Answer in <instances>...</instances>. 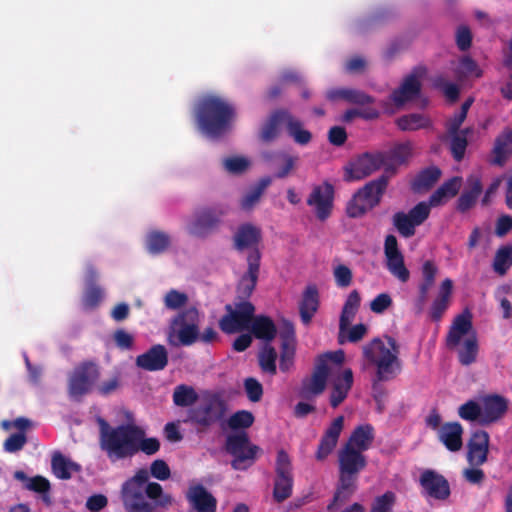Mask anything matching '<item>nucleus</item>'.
Returning <instances> with one entry per match:
<instances>
[{
  "label": "nucleus",
  "instance_id": "1",
  "mask_svg": "<svg viewBox=\"0 0 512 512\" xmlns=\"http://www.w3.org/2000/svg\"><path fill=\"white\" fill-rule=\"evenodd\" d=\"M148 480L149 473L142 468L123 483L121 498L127 512H155L157 507L172 504V496L163 493L159 483Z\"/></svg>",
  "mask_w": 512,
  "mask_h": 512
},
{
  "label": "nucleus",
  "instance_id": "2",
  "mask_svg": "<svg viewBox=\"0 0 512 512\" xmlns=\"http://www.w3.org/2000/svg\"><path fill=\"white\" fill-rule=\"evenodd\" d=\"M261 240V229L251 223L239 225L233 235V247L236 251L249 250L247 271L243 274L237 286V293L242 298H249L252 295L258 281L261 261V252L258 246Z\"/></svg>",
  "mask_w": 512,
  "mask_h": 512
},
{
  "label": "nucleus",
  "instance_id": "3",
  "mask_svg": "<svg viewBox=\"0 0 512 512\" xmlns=\"http://www.w3.org/2000/svg\"><path fill=\"white\" fill-rule=\"evenodd\" d=\"M194 114L198 129L209 137L217 138L230 128L235 108L225 99L209 94L198 100Z\"/></svg>",
  "mask_w": 512,
  "mask_h": 512
},
{
  "label": "nucleus",
  "instance_id": "4",
  "mask_svg": "<svg viewBox=\"0 0 512 512\" xmlns=\"http://www.w3.org/2000/svg\"><path fill=\"white\" fill-rule=\"evenodd\" d=\"M99 445L107 458L112 461L135 456L136 440L140 427L135 424L111 426L105 419L98 418Z\"/></svg>",
  "mask_w": 512,
  "mask_h": 512
},
{
  "label": "nucleus",
  "instance_id": "5",
  "mask_svg": "<svg viewBox=\"0 0 512 512\" xmlns=\"http://www.w3.org/2000/svg\"><path fill=\"white\" fill-rule=\"evenodd\" d=\"M472 331V315L466 310L453 319L445 338L449 350L457 349L458 361L462 366H470L477 360L479 344Z\"/></svg>",
  "mask_w": 512,
  "mask_h": 512
},
{
  "label": "nucleus",
  "instance_id": "6",
  "mask_svg": "<svg viewBox=\"0 0 512 512\" xmlns=\"http://www.w3.org/2000/svg\"><path fill=\"white\" fill-rule=\"evenodd\" d=\"M389 347L380 338H374L363 347L364 358L377 368L376 380L389 381L395 378L402 370L398 358L399 346L393 337H386Z\"/></svg>",
  "mask_w": 512,
  "mask_h": 512
},
{
  "label": "nucleus",
  "instance_id": "7",
  "mask_svg": "<svg viewBox=\"0 0 512 512\" xmlns=\"http://www.w3.org/2000/svg\"><path fill=\"white\" fill-rule=\"evenodd\" d=\"M388 184V174H382L359 188L347 203V215L351 218H360L368 211L377 207L386 192Z\"/></svg>",
  "mask_w": 512,
  "mask_h": 512
},
{
  "label": "nucleus",
  "instance_id": "8",
  "mask_svg": "<svg viewBox=\"0 0 512 512\" xmlns=\"http://www.w3.org/2000/svg\"><path fill=\"white\" fill-rule=\"evenodd\" d=\"M225 450L233 457L231 467L239 471L253 466L262 451L258 445L251 443L246 431L227 435Z\"/></svg>",
  "mask_w": 512,
  "mask_h": 512
},
{
  "label": "nucleus",
  "instance_id": "9",
  "mask_svg": "<svg viewBox=\"0 0 512 512\" xmlns=\"http://www.w3.org/2000/svg\"><path fill=\"white\" fill-rule=\"evenodd\" d=\"M227 411V402L218 393H213L203 403L191 408L188 411V418L192 424L206 430L221 422Z\"/></svg>",
  "mask_w": 512,
  "mask_h": 512
},
{
  "label": "nucleus",
  "instance_id": "10",
  "mask_svg": "<svg viewBox=\"0 0 512 512\" xmlns=\"http://www.w3.org/2000/svg\"><path fill=\"white\" fill-rule=\"evenodd\" d=\"M242 301L235 303V307L231 304L225 306L226 314H224L219 322V328L225 334H234L249 328L253 315L255 314V306L248 301V298H242Z\"/></svg>",
  "mask_w": 512,
  "mask_h": 512
},
{
  "label": "nucleus",
  "instance_id": "11",
  "mask_svg": "<svg viewBox=\"0 0 512 512\" xmlns=\"http://www.w3.org/2000/svg\"><path fill=\"white\" fill-rule=\"evenodd\" d=\"M227 211V207L220 204L196 209L187 225L188 233L198 238H206L220 226Z\"/></svg>",
  "mask_w": 512,
  "mask_h": 512
},
{
  "label": "nucleus",
  "instance_id": "12",
  "mask_svg": "<svg viewBox=\"0 0 512 512\" xmlns=\"http://www.w3.org/2000/svg\"><path fill=\"white\" fill-rule=\"evenodd\" d=\"M294 485L293 466L288 453L284 449L277 452L275 461V479L273 498L282 503L292 495Z\"/></svg>",
  "mask_w": 512,
  "mask_h": 512
},
{
  "label": "nucleus",
  "instance_id": "13",
  "mask_svg": "<svg viewBox=\"0 0 512 512\" xmlns=\"http://www.w3.org/2000/svg\"><path fill=\"white\" fill-rule=\"evenodd\" d=\"M430 212V205L421 201L411 208L408 213L396 212L392 217V223L402 237L410 238L415 235L416 227L422 225L428 219Z\"/></svg>",
  "mask_w": 512,
  "mask_h": 512
},
{
  "label": "nucleus",
  "instance_id": "14",
  "mask_svg": "<svg viewBox=\"0 0 512 512\" xmlns=\"http://www.w3.org/2000/svg\"><path fill=\"white\" fill-rule=\"evenodd\" d=\"M177 338L182 346H191L198 341L200 315L196 307L182 310L172 321Z\"/></svg>",
  "mask_w": 512,
  "mask_h": 512
},
{
  "label": "nucleus",
  "instance_id": "15",
  "mask_svg": "<svg viewBox=\"0 0 512 512\" xmlns=\"http://www.w3.org/2000/svg\"><path fill=\"white\" fill-rule=\"evenodd\" d=\"M387 164V155L383 152H365L349 162L345 179L361 180Z\"/></svg>",
  "mask_w": 512,
  "mask_h": 512
},
{
  "label": "nucleus",
  "instance_id": "16",
  "mask_svg": "<svg viewBox=\"0 0 512 512\" xmlns=\"http://www.w3.org/2000/svg\"><path fill=\"white\" fill-rule=\"evenodd\" d=\"M367 466V457L357 449L342 446L338 451L339 478L357 483L358 475Z\"/></svg>",
  "mask_w": 512,
  "mask_h": 512
},
{
  "label": "nucleus",
  "instance_id": "17",
  "mask_svg": "<svg viewBox=\"0 0 512 512\" xmlns=\"http://www.w3.org/2000/svg\"><path fill=\"white\" fill-rule=\"evenodd\" d=\"M427 69L425 66H416L406 75L401 85L395 89L390 99L397 107L403 106L405 103L419 97L421 93V79L425 76Z\"/></svg>",
  "mask_w": 512,
  "mask_h": 512
},
{
  "label": "nucleus",
  "instance_id": "18",
  "mask_svg": "<svg viewBox=\"0 0 512 512\" xmlns=\"http://www.w3.org/2000/svg\"><path fill=\"white\" fill-rule=\"evenodd\" d=\"M99 367L93 362H85L76 367L69 378L68 390L73 398L87 394L99 379Z\"/></svg>",
  "mask_w": 512,
  "mask_h": 512
},
{
  "label": "nucleus",
  "instance_id": "19",
  "mask_svg": "<svg viewBox=\"0 0 512 512\" xmlns=\"http://www.w3.org/2000/svg\"><path fill=\"white\" fill-rule=\"evenodd\" d=\"M421 495L426 499L445 501L450 497L451 489L448 480L433 469H425L419 477Z\"/></svg>",
  "mask_w": 512,
  "mask_h": 512
},
{
  "label": "nucleus",
  "instance_id": "20",
  "mask_svg": "<svg viewBox=\"0 0 512 512\" xmlns=\"http://www.w3.org/2000/svg\"><path fill=\"white\" fill-rule=\"evenodd\" d=\"M334 193V186L328 181L313 186L307 198V205L314 207L318 220L325 221L330 217L333 209Z\"/></svg>",
  "mask_w": 512,
  "mask_h": 512
},
{
  "label": "nucleus",
  "instance_id": "21",
  "mask_svg": "<svg viewBox=\"0 0 512 512\" xmlns=\"http://www.w3.org/2000/svg\"><path fill=\"white\" fill-rule=\"evenodd\" d=\"M384 254L389 272L402 283H406L410 278V272L405 266L404 257L398 248L396 236L389 234L385 237Z\"/></svg>",
  "mask_w": 512,
  "mask_h": 512
},
{
  "label": "nucleus",
  "instance_id": "22",
  "mask_svg": "<svg viewBox=\"0 0 512 512\" xmlns=\"http://www.w3.org/2000/svg\"><path fill=\"white\" fill-rule=\"evenodd\" d=\"M324 360L317 361L311 377L303 380L299 391L300 397L310 400L324 392L329 375V367Z\"/></svg>",
  "mask_w": 512,
  "mask_h": 512
},
{
  "label": "nucleus",
  "instance_id": "23",
  "mask_svg": "<svg viewBox=\"0 0 512 512\" xmlns=\"http://www.w3.org/2000/svg\"><path fill=\"white\" fill-rule=\"evenodd\" d=\"M490 436L485 430L474 431L467 443V461L472 467L483 465L488 458Z\"/></svg>",
  "mask_w": 512,
  "mask_h": 512
},
{
  "label": "nucleus",
  "instance_id": "24",
  "mask_svg": "<svg viewBox=\"0 0 512 512\" xmlns=\"http://www.w3.org/2000/svg\"><path fill=\"white\" fill-rule=\"evenodd\" d=\"M168 362V351L162 344L152 345L146 352L138 355L135 359V364L138 368L149 372L164 370Z\"/></svg>",
  "mask_w": 512,
  "mask_h": 512
},
{
  "label": "nucleus",
  "instance_id": "25",
  "mask_svg": "<svg viewBox=\"0 0 512 512\" xmlns=\"http://www.w3.org/2000/svg\"><path fill=\"white\" fill-rule=\"evenodd\" d=\"M262 159L270 163L274 169V177L284 179L296 168L298 156L291 155L282 150H271L262 153Z\"/></svg>",
  "mask_w": 512,
  "mask_h": 512
},
{
  "label": "nucleus",
  "instance_id": "26",
  "mask_svg": "<svg viewBox=\"0 0 512 512\" xmlns=\"http://www.w3.org/2000/svg\"><path fill=\"white\" fill-rule=\"evenodd\" d=\"M481 425H491L504 417L508 410V401L498 394L486 395L481 402Z\"/></svg>",
  "mask_w": 512,
  "mask_h": 512
},
{
  "label": "nucleus",
  "instance_id": "27",
  "mask_svg": "<svg viewBox=\"0 0 512 512\" xmlns=\"http://www.w3.org/2000/svg\"><path fill=\"white\" fill-rule=\"evenodd\" d=\"M343 427L344 416L340 415L325 430L315 453V458L318 461H324L336 448Z\"/></svg>",
  "mask_w": 512,
  "mask_h": 512
},
{
  "label": "nucleus",
  "instance_id": "28",
  "mask_svg": "<svg viewBox=\"0 0 512 512\" xmlns=\"http://www.w3.org/2000/svg\"><path fill=\"white\" fill-rule=\"evenodd\" d=\"M453 293V281L445 278L439 285L436 297L433 299L429 308V317L432 321L438 322L442 319L448 310Z\"/></svg>",
  "mask_w": 512,
  "mask_h": 512
},
{
  "label": "nucleus",
  "instance_id": "29",
  "mask_svg": "<svg viewBox=\"0 0 512 512\" xmlns=\"http://www.w3.org/2000/svg\"><path fill=\"white\" fill-rule=\"evenodd\" d=\"M186 498L197 512L216 511V498L202 484L190 486L186 493Z\"/></svg>",
  "mask_w": 512,
  "mask_h": 512
},
{
  "label": "nucleus",
  "instance_id": "30",
  "mask_svg": "<svg viewBox=\"0 0 512 512\" xmlns=\"http://www.w3.org/2000/svg\"><path fill=\"white\" fill-rule=\"evenodd\" d=\"M319 292L316 285H308L302 293L299 302V314L301 322L309 325L319 309Z\"/></svg>",
  "mask_w": 512,
  "mask_h": 512
},
{
  "label": "nucleus",
  "instance_id": "31",
  "mask_svg": "<svg viewBox=\"0 0 512 512\" xmlns=\"http://www.w3.org/2000/svg\"><path fill=\"white\" fill-rule=\"evenodd\" d=\"M353 385V372L350 368L336 376L332 383L330 405L337 408L346 398Z\"/></svg>",
  "mask_w": 512,
  "mask_h": 512
},
{
  "label": "nucleus",
  "instance_id": "32",
  "mask_svg": "<svg viewBox=\"0 0 512 512\" xmlns=\"http://www.w3.org/2000/svg\"><path fill=\"white\" fill-rule=\"evenodd\" d=\"M512 155V129L505 128L495 139L490 163L503 166Z\"/></svg>",
  "mask_w": 512,
  "mask_h": 512
},
{
  "label": "nucleus",
  "instance_id": "33",
  "mask_svg": "<svg viewBox=\"0 0 512 512\" xmlns=\"http://www.w3.org/2000/svg\"><path fill=\"white\" fill-rule=\"evenodd\" d=\"M361 303V297L357 290L349 293L339 319V336L338 341L340 344L344 343L343 332H345L353 321Z\"/></svg>",
  "mask_w": 512,
  "mask_h": 512
},
{
  "label": "nucleus",
  "instance_id": "34",
  "mask_svg": "<svg viewBox=\"0 0 512 512\" xmlns=\"http://www.w3.org/2000/svg\"><path fill=\"white\" fill-rule=\"evenodd\" d=\"M284 126L287 135L301 146L309 144L312 140V133L304 128L303 122L295 117L288 109H285Z\"/></svg>",
  "mask_w": 512,
  "mask_h": 512
},
{
  "label": "nucleus",
  "instance_id": "35",
  "mask_svg": "<svg viewBox=\"0 0 512 512\" xmlns=\"http://www.w3.org/2000/svg\"><path fill=\"white\" fill-rule=\"evenodd\" d=\"M375 435L374 428L370 424H363L355 427L350 434L348 440L344 443V446L352 449H357L361 453H364L373 444Z\"/></svg>",
  "mask_w": 512,
  "mask_h": 512
},
{
  "label": "nucleus",
  "instance_id": "36",
  "mask_svg": "<svg viewBox=\"0 0 512 512\" xmlns=\"http://www.w3.org/2000/svg\"><path fill=\"white\" fill-rule=\"evenodd\" d=\"M463 427L459 422H447L438 432L439 440L451 452L459 451L462 447Z\"/></svg>",
  "mask_w": 512,
  "mask_h": 512
},
{
  "label": "nucleus",
  "instance_id": "37",
  "mask_svg": "<svg viewBox=\"0 0 512 512\" xmlns=\"http://www.w3.org/2000/svg\"><path fill=\"white\" fill-rule=\"evenodd\" d=\"M467 185V188L462 192L457 201V210L461 213L467 212L475 205L483 189L478 176H470L467 179Z\"/></svg>",
  "mask_w": 512,
  "mask_h": 512
},
{
  "label": "nucleus",
  "instance_id": "38",
  "mask_svg": "<svg viewBox=\"0 0 512 512\" xmlns=\"http://www.w3.org/2000/svg\"><path fill=\"white\" fill-rule=\"evenodd\" d=\"M249 328L255 338L266 342H271L277 335L275 323L266 315H253Z\"/></svg>",
  "mask_w": 512,
  "mask_h": 512
},
{
  "label": "nucleus",
  "instance_id": "39",
  "mask_svg": "<svg viewBox=\"0 0 512 512\" xmlns=\"http://www.w3.org/2000/svg\"><path fill=\"white\" fill-rule=\"evenodd\" d=\"M285 108H279L271 112L267 121L263 124L259 138L262 142L274 141L279 135V126L284 125Z\"/></svg>",
  "mask_w": 512,
  "mask_h": 512
},
{
  "label": "nucleus",
  "instance_id": "40",
  "mask_svg": "<svg viewBox=\"0 0 512 512\" xmlns=\"http://www.w3.org/2000/svg\"><path fill=\"white\" fill-rule=\"evenodd\" d=\"M51 468L58 479L67 480L72 477V472H79L81 466L67 459L61 452H54L51 460Z\"/></svg>",
  "mask_w": 512,
  "mask_h": 512
},
{
  "label": "nucleus",
  "instance_id": "41",
  "mask_svg": "<svg viewBox=\"0 0 512 512\" xmlns=\"http://www.w3.org/2000/svg\"><path fill=\"white\" fill-rule=\"evenodd\" d=\"M441 170L436 166H430L421 170L412 180L411 189L414 192H423L431 189L439 180Z\"/></svg>",
  "mask_w": 512,
  "mask_h": 512
},
{
  "label": "nucleus",
  "instance_id": "42",
  "mask_svg": "<svg viewBox=\"0 0 512 512\" xmlns=\"http://www.w3.org/2000/svg\"><path fill=\"white\" fill-rule=\"evenodd\" d=\"M461 183L462 180L460 177H453L445 181L431 194L429 202H427L430 208L439 205L444 198L456 196L461 188Z\"/></svg>",
  "mask_w": 512,
  "mask_h": 512
},
{
  "label": "nucleus",
  "instance_id": "43",
  "mask_svg": "<svg viewBox=\"0 0 512 512\" xmlns=\"http://www.w3.org/2000/svg\"><path fill=\"white\" fill-rule=\"evenodd\" d=\"M272 178L262 177L255 185L251 186L242 197L240 206L243 210H251L260 200L264 191L270 186Z\"/></svg>",
  "mask_w": 512,
  "mask_h": 512
},
{
  "label": "nucleus",
  "instance_id": "44",
  "mask_svg": "<svg viewBox=\"0 0 512 512\" xmlns=\"http://www.w3.org/2000/svg\"><path fill=\"white\" fill-rule=\"evenodd\" d=\"M357 483L345 482L338 477L336 491L334 493L331 503L327 506L328 511H334L338 506L345 503L356 491Z\"/></svg>",
  "mask_w": 512,
  "mask_h": 512
},
{
  "label": "nucleus",
  "instance_id": "45",
  "mask_svg": "<svg viewBox=\"0 0 512 512\" xmlns=\"http://www.w3.org/2000/svg\"><path fill=\"white\" fill-rule=\"evenodd\" d=\"M396 123L402 131H415L431 126L430 119L420 113L403 115L397 119Z\"/></svg>",
  "mask_w": 512,
  "mask_h": 512
},
{
  "label": "nucleus",
  "instance_id": "46",
  "mask_svg": "<svg viewBox=\"0 0 512 512\" xmlns=\"http://www.w3.org/2000/svg\"><path fill=\"white\" fill-rule=\"evenodd\" d=\"M387 155V164L385 165V173H395L396 168L392 163L401 165L405 163L410 156V146L408 144H399L389 152H384Z\"/></svg>",
  "mask_w": 512,
  "mask_h": 512
},
{
  "label": "nucleus",
  "instance_id": "47",
  "mask_svg": "<svg viewBox=\"0 0 512 512\" xmlns=\"http://www.w3.org/2000/svg\"><path fill=\"white\" fill-rule=\"evenodd\" d=\"M198 398L195 389L185 384L176 386L173 392V402L179 407H190L197 402Z\"/></svg>",
  "mask_w": 512,
  "mask_h": 512
},
{
  "label": "nucleus",
  "instance_id": "48",
  "mask_svg": "<svg viewBox=\"0 0 512 512\" xmlns=\"http://www.w3.org/2000/svg\"><path fill=\"white\" fill-rule=\"evenodd\" d=\"M170 245V237L167 233L162 231H151L146 236L147 250L151 254H161Z\"/></svg>",
  "mask_w": 512,
  "mask_h": 512
},
{
  "label": "nucleus",
  "instance_id": "49",
  "mask_svg": "<svg viewBox=\"0 0 512 512\" xmlns=\"http://www.w3.org/2000/svg\"><path fill=\"white\" fill-rule=\"evenodd\" d=\"M254 420L255 418L252 412L248 410H239L228 418L227 425L231 430L235 431L234 433H236L251 427Z\"/></svg>",
  "mask_w": 512,
  "mask_h": 512
},
{
  "label": "nucleus",
  "instance_id": "50",
  "mask_svg": "<svg viewBox=\"0 0 512 512\" xmlns=\"http://www.w3.org/2000/svg\"><path fill=\"white\" fill-rule=\"evenodd\" d=\"M451 136L450 150L453 158L460 162L465 155V151L468 145L467 134L468 129L458 130L455 133H448Z\"/></svg>",
  "mask_w": 512,
  "mask_h": 512
},
{
  "label": "nucleus",
  "instance_id": "51",
  "mask_svg": "<svg viewBox=\"0 0 512 512\" xmlns=\"http://www.w3.org/2000/svg\"><path fill=\"white\" fill-rule=\"evenodd\" d=\"M512 266V245L500 247L494 257L493 269L499 275L507 273Z\"/></svg>",
  "mask_w": 512,
  "mask_h": 512
},
{
  "label": "nucleus",
  "instance_id": "52",
  "mask_svg": "<svg viewBox=\"0 0 512 512\" xmlns=\"http://www.w3.org/2000/svg\"><path fill=\"white\" fill-rule=\"evenodd\" d=\"M104 298V291L99 285L85 287L82 296V305L85 309L97 308Z\"/></svg>",
  "mask_w": 512,
  "mask_h": 512
},
{
  "label": "nucleus",
  "instance_id": "53",
  "mask_svg": "<svg viewBox=\"0 0 512 512\" xmlns=\"http://www.w3.org/2000/svg\"><path fill=\"white\" fill-rule=\"evenodd\" d=\"M277 352L274 347L267 345L259 354V365L264 372L275 375Z\"/></svg>",
  "mask_w": 512,
  "mask_h": 512
},
{
  "label": "nucleus",
  "instance_id": "54",
  "mask_svg": "<svg viewBox=\"0 0 512 512\" xmlns=\"http://www.w3.org/2000/svg\"><path fill=\"white\" fill-rule=\"evenodd\" d=\"M458 415L466 421H477L481 425V404L474 400H468L458 408Z\"/></svg>",
  "mask_w": 512,
  "mask_h": 512
},
{
  "label": "nucleus",
  "instance_id": "55",
  "mask_svg": "<svg viewBox=\"0 0 512 512\" xmlns=\"http://www.w3.org/2000/svg\"><path fill=\"white\" fill-rule=\"evenodd\" d=\"M432 86L441 90L448 100L455 102L459 97V88L456 84L450 83L443 75H436L432 78Z\"/></svg>",
  "mask_w": 512,
  "mask_h": 512
},
{
  "label": "nucleus",
  "instance_id": "56",
  "mask_svg": "<svg viewBox=\"0 0 512 512\" xmlns=\"http://www.w3.org/2000/svg\"><path fill=\"white\" fill-rule=\"evenodd\" d=\"M145 432L142 428H140V433L136 440V449L135 455L142 451L146 455H154L157 453L160 449V442L157 438L151 437V438H144Z\"/></svg>",
  "mask_w": 512,
  "mask_h": 512
},
{
  "label": "nucleus",
  "instance_id": "57",
  "mask_svg": "<svg viewBox=\"0 0 512 512\" xmlns=\"http://www.w3.org/2000/svg\"><path fill=\"white\" fill-rule=\"evenodd\" d=\"M24 488L42 494V498L46 503H50L49 491L51 489L50 482L47 478L37 475L24 485Z\"/></svg>",
  "mask_w": 512,
  "mask_h": 512
},
{
  "label": "nucleus",
  "instance_id": "58",
  "mask_svg": "<svg viewBox=\"0 0 512 512\" xmlns=\"http://www.w3.org/2000/svg\"><path fill=\"white\" fill-rule=\"evenodd\" d=\"M472 103V98L465 100L462 103L460 110L451 119H449V121L446 124L448 133H455L460 129L462 123L467 117L468 110L471 107Z\"/></svg>",
  "mask_w": 512,
  "mask_h": 512
},
{
  "label": "nucleus",
  "instance_id": "59",
  "mask_svg": "<svg viewBox=\"0 0 512 512\" xmlns=\"http://www.w3.org/2000/svg\"><path fill=\"white\" fill-rule=\"evenodd\" d=\"M396 502V495L392 491H386L374 499L370 512H391Z\"/></svg>",
  "mask_w": 512,
  "mask_h": 512
},
{
  "label": "nucleus",
  "instance_id": "60",
  "mask_svg": "<svg viewBox=\"0 0 512 512\" xmlns=\"http://www.w3.org/2000/svg\"><path fill=\"white\" fill-rule=\"evenodd\" d=\"M223 165L227 172L234 175H240L248 169L250 162L245 157L235 156L224 159Z\"/></svg>",
  "mask_w": 512,
  "mask_h": 512
},
{
  "label": "nucleus",
  "instance_id": "61",
  "mask_svg": "<svg viewBox=\"0 0 512 512\" xmlns=\"http://www.w3.org/2000/svg\"><path fill=\"white\" fill-rule=\"evenodd\" d=\"M188 301V296L179 292L175 289H171L167 292L164 298V304L168 309L176 310L183 307Z\"/></svg>",
  "mask_w": 512,
  "mask_h": 512
},
{
  "label": "nucleus",
  "instance_id": "62",
  "mask_svg": "<svg viewBox=\"0 0 512 512\" xmlns=\"http://www.w3.org/2000/svg\"><path fill=\"white\" fill-rule=\"evenodd\" d=\"M244 388L251 402H259L263 395L262 384L255 378L249 377L244 381Z\"/></svg>",
  "mask_w": 512,
  "mask_h": 512
},
{
  "label": "nucleus",
  "instance_id": "63",
  "mask_svg": "<svg viewBox=\"0 0 512 512\" xmlns=\"http://www.w3.org/2000/svg\"><path fill=\"white\" fill-rule=\"evenodd\" d=\"M456 45L460 51H467L472 44V33L468 26L460 25L455 33Z\"/></svg>",
  "mask_w": 512,
  "mask_h": 512
},
{
  "label": "nucleus",
  "instance_id": "64",
  "mask_svg": "<svg viewBox=\"0 0 512 512\" xmlns=\"http://www.w3.org/2000/svg\"><path fill=\"white\" fill-rule=\"evenodd\" d=\"M27 443L25 433L18 432L11 434L4 442V450L9 453L20 451Z\"/></svg>",
  "mask_w": 512,
  "mask_h": 512
}]
</instances>
